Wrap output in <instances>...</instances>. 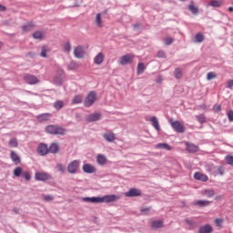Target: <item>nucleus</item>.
I'll return each instance as SVG.
<instances>
[{
    "instance_id": "1",
    "label": "nucleus",
    "mask_w": 233,
    "mask_h": 233,
    "mask_svg": "<svg viewBox=\"0 0 233 233\" xmlns=\"http://www.w3.org/2000/svg\"><path fill=\"white\" fill-rule=\"evenodd\" d=\"M46 132H47V134H52L53 136H65V132H66V130L62 127L50 125L46 127Z\"/></svg>"
},
{
    "instance_id": "2",
    "label": "nucleus",
    "mask_w": 233,
    "mask_h": 233,
    "mask_svg": "<svg viewBox=\"0 0 233 233\" xmlns=\"http://www.w3.org/2000/svg\"><path fill=\"white\" fill-rule=\"evenodd\" d=\"M169 123H170L173 130H175V132H177L178 134L185 133V126L183 125V123H181L177 120V121L169 120Z\"/></svg>"
},
{
    "instance_id": "3",
    "label": "nucleus",
    "mask_w": 233,
    "mask_h": 233,
    "mask_svg": "<svg viewBox=\"0 0 233 233\" xmlns=\"http://www.w3.org/2000/svg\"><path fill=\"white\" fill-rule=\"evenodd\" d=\"M96 99H97V94L94 91H91L84 101L85 106H92V105L96 103Z\"/></svg>"
},
{
    "instance_id": "4",
    "label": "nucleus",
    "mask_w": 233,
    "mask_h": 233,
    "mask_svg": "<svg viewBox=\"0 0 233 233\" xmlns=\"http://www.w3.org/2000/svg\"><path fill=\"white\" fill-rule=\"evenodd\" d=\"M134 57H135L134 54L124 55L120 57L118 63L119 65H122V66L130 65L134 61Z\"/></svg>"
},
{
    "instance_id": "5",
    "label": "nucleus",
    "mask_w": 233,
    "mask_h": 233,
    "mask_svg": "<svg viewBox=\"0 0 233 233\" xmlns=\"http://www.w3.org/2000/svg\"><path fill=\"white\" fill-rule=\"evenodd\" d=\"M79 160H73L67 166V172H69V174H76L79 169Z\"/></svg>"
},
{
    "instance_id": "6",
    "label": "nucleus",
    "mask_w": 233,
    "mask_h": 233,
    "mask_svg": "<svg viewBox=\"0 0 233 233\" xmlns=\"http://www.w3.org/2000/svg\"><path fill=\"white\" fill-rule=\"evenodd\" d=\"M99 203H112L114 201H117L119 197L116 195H106L104 197H98Z\"/></svg>"
},
{
    "instance_id": "7",
    "label": "nucleus",
    "mask_w": 233,
    "mask_h": 233,
    "mask_svg": "<svg viewBox=\"0 0 233 233\" xmlns=\"http://www.w3.org/2000/svg\"><path fill=\"white\" fill-rule=\"evenodd\" d=\"M24 80L25 83H27V85H37V83H39V78L31 74H25Z\"/></svg>"
},
{
    "instance_id": "8",
    "label": "nucleus",
    "mask_w": 233,
    "mask_h": 233,
    "mask_svg": "<svg viewBox=\"0 0 233 233\" xmlns=\"http://www.w3.org/2000/svg\"><path fill=\"white\" fill-rule=\"evenodd\" d=\"M86 54V53L85 52V47L82 46H77L74 49V56L76 57V59H83Z\"/></svg>"
},
{
    "instance_id": "9",
    "label": "nucleus",
    "mask_w": 233,
    "mask_h": 233,
    "mask_svg": "<svg viewBox=\"0 0 233 233\" xmlns=\"http://www.w3.org/2000/svg\"><path fill=\"white\" fill-rule=\"evenodd\" d=\"M50 177V175L46 172H36L35 174V179L36 181H48Z\"/></svg>"
},
{
    "instance_id": "10",
    "label": "nucleus",
    "mask_w": 233,
    "mask_h": 233,
    "mask_svg": "<svg viewBox=\"0 0 233 233\" xmlns=\"http://www.w3.org/2000/svg\"><path fill=\"white\" fill-rule=\"evenodd\" d=\"M82 169L86 174H96V172H97V168L92 164H84Z\"/></svg>"
},
{
    "instance_id": "11",
    "label": "nucleus",
    "mask_w": 233,
    "mask_h": 233,
    "mask_svg": "<svg viewBox=\"0 0 233 233\" xmlns=\"http://www.w3.org/2000/svg\"><path fill=\"white\" fill-rule=\"evenodd\" d=\"M126 198H139L141 196V191L137 188H130L125 193Z\"/></svg>"
},
{
    "instance_id": "12",
    "label": "nucleus",
    "mask_w": 233,
    "mask_h": 233,
    "mask_svg": "<svg viewBox=\"0 0 233 233\" xmlns=\"http://www.w3.org/2000/svg\"><path fill=\"white\" fill-rule=\"evenodd\" d=\"M95 25L97 28H103L105 26V22H103V16L101 13H97L95 17Z\"/></svg>"
},
{
    "instance_id": "13",
    "label": "nucleus",
    "mask_w": 233,
    "mask_h": 233,
    "mask_svg": "<svg viewBox=\"0 0 233 233\" xmlns=\"http://www.w3.org/2000/svg\"><path fill=\"white\" fill-rule=\"evenodd\" d=\"M104 139L108 141V143H114L116 141V134L112 131H107L103 135Z\"/></svg>"
},
{
    "instance_id": "14",
    "label": "nucleus",
    "mask_w": 233,
    "mask_h": 233,
    "mask_svg": "<svg viewBox=\"0 0 233 233\" xmlns=\"http://www.w3.org/2000/svg\"><path fill=\"white\" fill-rule=\"evenodd\" d=\"M59 72L60 75L54 79L55 85H57L58 86L63 85V82L65 81V72L63 70H60Z\"/></svg>"
},
{
    "instance_id": "15",
    "label": "nucleus",
    "mask_w": 233,
    "mask_h": 233,
    "mask_svg": "<svg viewBox=\"0 0 233 233\" xmlns=\"http://www.w3.org/2000/svg\"><path fill=\"white\" fill-rule=\"evenodd\" d=\"M102 116L100 113H93L90 114L89 116H87L86 117V121L88 123H92L94 121H99V119H101Z\"/></svg>"
},
{
    "instance_id": "16",
    "label": "nucleus",
    "mask_w": 233,
    "mask_h": 233,
    "mask_svg": "<svg viewBox=\"0 0 233 233\" xmlns=\"http://www.w3.org/2000/svg\"><path fill=\"white\" fill-rule=\"evenodd\" d=\"M10 158L15 165H21V157L15 151H11L10 153Z\"/></svg>"
},
{
    "instance_id": "17",
    "label": "nucleus",
    "mask_w": 233,
    "mask_h": 233,
    "mask_svg": "<svg viewBox=\"0 0 233 233\" xmlns=\"http://www.w3.org/2000/svg\"><path fill=\"white\" fill-rule=\"evenodd\" d=\"M37 152L40 156H46L49 152L48 147L45 144H40L37 147Z\"/></svg>"
},
{
    "instance_id": "18",
    "label": "nucleus",
    "mask_w": 233,
    "mask_h": 233,
    "mask_svg": "<svg viewBox=\"0 0 233 233\" xmlns=\"http://www.w3.org/2000/svg\"><path fill=\"white\" fill-rule=\"evenodd\" d=\"M50 117H52V115H50L49 113H44L41 115H38L36 116L37 121H39V123H44V121H50Z\"/></svg>"
},
{
    "instance_id": "19",
    "label": "nucleus",
    "mask_w": 233,
    "mask_h": 233,
    "mask_svg": "<svg viewBox=\"0 0 233 233\" xmlns=\"http://www.w3.org/2000/svg\"><path fill=\"white\" fill-rule=\"evenodd\" d=\"M108 159H106V157L103 154H99L96 156V163L100 165L101 167H104L107 163Z\"/></svg>"
},
{
    "instance_id": "20",
    "label": "nucleus",
    "mask_w": 233,
    "mask_h": 233,
    "mask_svg": "<svg viewBox=\"0 0 233 233\" xmlns=\"http://www.w3.org/2000/svg\"><path fill=\"white\" fill-rule=\"evenodd\" d=\"M34 28H35V23L34 22H28L22 26L23 32H30L31 30H34Z\"/></svg>"
},
{
    "instance_id": "21",
    "label": "nucleus",
    "mask_w": 233,
    "mask_h": 233,
    "mask_svg": "<svg viewBox=\"0 0 233 233\" xmlns=\"http://www.w3.org/2000/svg\"><path fill=\"white\" fill-rule=\"evenodd\" d=\"M194 178L197 179L198 181H204V183L208 181V177L199 172L195 173Z\"/></svg>"
},
{
    "instance_id": "22",
    "label": "nucleus",
    "mask_w": 233,
    "mask_h": 233,
    "mask_svg": "<svg viewBox=\"0 0 233 233\" xmlns=\"http://www.w3.org/2000/svg\"><path fill=\"white\" fill-rule=\"evenodd\" d=\"M187 152H190L192 154L196 152H199V147L194 145V144H186Z\"/></svg>"
},
{
    "instance_id": "23",
    "label": "nucleus",
    "mask_w": 233,
    "mask_h": 233,
    "mask_svg": "<svg viewBox=\"0 0 233 233\" xmlns=\"http://www.w3.org/2000/svg\"><path fill=\"white\" fill-rule=\"evenodd\" d=\"M103 61H105V55L103 53H98L94 58L95 65H101Z\"/></svg>"
},
{
    "instance_id": "24",
    "label": "nucleus",
    "mask_w": 233,
    "mask_h": 233,
    "mask_svg": "<svg viewBox=\"0 0 233 233\" xmlns=\"http://www.w3.org/2000/svg\"><path fill=\"white\" fill-rule=\"evenodd\" d=\"M212 230V226L208 224L200 227V228L198 229V233H211Z\"/></svg>"
},
{
    "instance_id": "25",
    "label": "nucleus",
    "mask_w": 233,
    "mask_h": 233,
    "mask_svg": "<svg viewBox=\"0 0 233 233\" xmlns=\"http://www.w3.org/2000/svg\"><path fill=\"white\" fill-rule=\"evenodd\" d=\"M82 201L86 203H99V197H85L82 198Z\"/></svg>"
},
{
    "instance_id": "26",
    "label": "nucleus",
    "mask_w": 233,
    "mask_h": 233,
    "mask_svg": "<svg viewBox=\"0 0 233 233\" xmlns=\"http://www.w3.org/2000/svg\"><path fill=\"white\" fill-rule=\"evenodd\" d=\"M201 194L205 198H214L216 192L214 191V189H204L202 190Z\"/></svg>"
},
{
    "instance_id": "27",
    "label": "nucleus",
    "mask_w": 233,
    "mask_h": 233,
    "mask_svg": "<svg viewBox=\"0 0 233 233\" xmlns=\"http://www.w3.org/2000/svg\"><path fill=\"white\" fill-rule=\"evenodd\" d=\"M77 68H81V64L76 61H71L67 66V70H77Z\"/></svg>"
},
{
    "instance_id": "28",
    "label": "nucleus",
    "mask_w": 233,
    "mask_h": 233,
    "mask_svg": "<svg viewBox=\"0 0 233 233\" xmlns=\"http://www.w3.org/2000/svg\"><path fill=\"white\" fill-rule=\"evenodd\" d=\"M150 121L152 123V127H154V128L159 132V130H161V127H159V121L157 120V117L153 116L151 117Z\"/></svg>"
},
{
    "instance_id": "29",
    "label": "nucleus",
    "mask_w": 233,
    "mask_h": 233,
    "mask_svg": "<svg viewBox=\"0 0 233 233\" xmlns=\"http://www.w3.org/2000/svg\"><path fill=\"white\" fill-rule=\"evenodd\" d=\"M48 149L51 154H57V152H59V146L56 143H53L50 145Z\"/></svg>"
},
{
    "instance_id": "30",
    "label": "nucleus",
    "mask_w": 233,
    "mask_h": 233,
    "mask_svg": "<svg viewBox=\"0 0 233 233\" xmlns=\"http://www.w3.org/2000/svg\"><path fill=\"white\" fill-rule=\"evenodd\" d=\"M193 205H198V207H208L210 205V201L208 200H198L193 203Z\"/></svg>"
},
{
    "instance_id": "31",
    "label": "nucleus",
    "mask_w": 233,
    "mask_h": 233,
    "mask_svg": "<svg viewBox=\"0 0 233 233\" xmlns=\"http://www.w3.org/2000/svg\"><path fill=\"white\" fill-rule=\"evenodd\" d=\"M152 228H163V220H155L151 223Z\"/></svg>"
},
{
    "instance_id": "32",
    "label": "nucleus",
    "mask_w": 233,
    "mask_h": 233,
    "mask_svg": "<svg viewBox=\"0 0 233 233\" xmlns=\"http://www.w3.org/2000/svg\"><path fill=\"white\" fill-rule=\"evenodd\" d=\"M18 145L17 138L15 137L11 138L8 142L10 148H17Z\"/></svg>"
},
{
    "instance_id": "33",
    "label": "nucleus",
    "mask_w": 233,
    "mask_h": 233,
    "mask_svg": "<svg viewBox=\"0 0 233 233\" xmlns=\"http://www.w3.org/2000/svg\"><path fill=\"white\" fill-rule=\"evenodd\" d=\"M79 103H83V96L82 95H76L72 100L73 105H79Z\"/></svg>"
},
{
    "instance_id": "34",
    "label": "nucleus",
    "mask_w": 233,
    "mask_h": 233,
    "mask_svg": "<svg viewBox=\"0 0 233 233\" xmlns=\"http://www.w3.org/2000/svg\"><path fill=\"white\" fill-rule=\"evenodd\" d=\"M174 76L176 79H181V77H183V70H181V68H176L174 71Z\"/></svg>"
},
{
    "instance_id": "35",
    "label": "nucleus",
    "mask_w": 233,
    "mask_h": 233,
    "mask_svg": "<svg viewBox=\"0 0 233 233\" xmlns=\"http://www.w3.org/2000/svg\"><path fill=\"white\" fill-rule=\"evenodd\" d=\"M157 148H163L165 150H172V147L167 143L157 144Z\"/></svg>"
},
{
    "instance_id": "36",
    "label": "nucleus",
    "mask_w": 233,
    "mask_h": 233,
    "mask_svg": "<svg viewBox=\"0 0 233 233\" xmlns=\"http://www.w3.org/2000/svg\"><path fill=\"white\" fill-rule=\"evenodd\" d=\"M63 106H65V103L62 100H57L56 102H55L54 104V107L56 110H61V108H63Z\"/></svg>"
},
{
    "instance_id": "37",
    "label": "nucleus",
    "mask_w": 233,
    "mask_h": 233,
    "mask_svg": "<svg viewBox=\"0 0 233 233\" xmlns=\"http://www.w3.org/2000/svg\"><path fill=\"white\" fill-rule=\"evenodd\" d=\"M145 64L144 63H138L137 70V75H141L145 72Z\"/></svg>"
},
{
    "instance_id": "38",
    "label": "nucleus",
    "mask_w": 233,
    "mask_h": 233,
    "mask_svg": "<svg viewBox=\"0 0 233 233\" xmlns=\"http://www.w3.org/2000/svg\"><path fill=\"white\" fill-rule=\"evenodd\" d=\"M45 36V34L41 31H36L33 34L34 39H43Z\"/></svg>"
},
{
    "instance_id": "39",
    "label": "nucleus",
    "mask_w": 233,
    "mask_h": 233,
    "mask_svg": "<svg viewBox=\"0 0 233 233\" xmlns=\"http://www.w3.org/2000/svg\"><path fill=\"white\" fill-rule=\"evenodd\" d=\"M195 38L197 43H203V41H205V35H203V33H198Z\"/></svg>"
},
{
    "instance_id": "40",
    "label": "nucleus",
    "mask_w": 233,
    "mask_h": 233,
    "mask_svg": "<svg viewBox=\"0 0 233 233\" xmlns=\"http://www.w3.org/2000/svg\"><path fill=\"white\" fill-rule=\"evenodd\" d=\"M225 161L227 165H229L230 167H233V156L232 155H228L225 157Z\"/></svg>"
},
{
    "instance_id": "41",
    "label": "nucleus",
    "mask_w": 233,
    "mask_h": 233,
    "mask_svg": "<svg viewBox=\"0 0 233 233\" xmlns=\"http://www.w3.org/2000/svg\"><path fill=\"white\" fill-rule=\"evenodd\" d=\"M21 174H23V167H17L16 168L14 169V176H15V177H19Z\"/></svg>"
},
{
    "instance_id": "42",
    "label": "nucleus",
    "mask_w": 233,
    "mask_h": 233,
    "mask_svg": "<svg viewBox=\"0 0 233 233\" xmlns=\"http://www.w3.org/2000/svg\"><path fill=\"white\" fill-rule=\"evenodd\" d=\"M64 50H65V52L69 54V52L72 50V44L70 42H66L64 44Z\"/></svg>"
},
{
    "instance_id": "43",
    "label": "nucleus",
    "mask_w": 233,
    "mask_h": 233,
    "mask_svg": "<svg viewBox=\"0 0 233 233\" xmlns=\"http://www.w3.org/2000/svg\"><path fill=\"white\" fill-rule=\"evenodd\" d=\"M188 8L192 14H194V15L198 14V7H196V5H194V2L190 3Z\"/></svg>"
},
{
    "instance_id": "44",
    "label": "nucleus",
    "mask_w": 233,
    "mask_h": 233,
    "mask_svg": "<svg viewBox=\"0 0 233 233\" xmlns=\"http://www.w3.org/2000/svg\"><path fill=\"white\" fill-rule=\"evenodd\" d=\"M218 77V75L214 72H209L207 75L208 81H212V79H216Z\"/></svg>"
},
{
    "instance_id": "45",
    "label": "nucleus",
    "mask_w": 233,
    "mask_h": 233,
    "mask_svg": "<svg viewBox=\"0 0 233 233\" xmlns=\"http://www.w3.org/2000/svg\"><path fill=\"white\" fill-rule=\"evenodd\" d=\"M47 52H49L48 47L46 46H43L41 51V57H46Z\"/></svg>"
},
{
    "instance_id": "46",
    "label": "nucleus",
    "mask_w": 233,
    "mask_h": 233,
    "mask_svg": "<svg viewBox=\"0 0 233 233\" xmlns=\"http://www.w3.org/2000/svg\"><path fill=\"white\" fill-rule=\"evenodd\" d=\"M164 43H165V45H167V46H168L172 45V43H174V38H172V37H166L164 39Z\"/></svg>"
},
{
    "instance_id": "47",
    "label": "nucleus",
    "mask_w": 233,
    "mask_h": 233,
    "mask_svg": "<svg viewBox=\"0 0 233 233\" xmlns=\"http://www.w3.org/2000/svg\"><path fill=\"white\" fill-rule=\"evenodd\" d=\"M197 119H198V123H201V125H203V123H205V121H207V118L205 117V115L198 116Z\"/></svg>"
},
{
    "instance_id": "48",
    "label": "nucleus",
    "mask_w": 233,
    "mask_h": 233,
    "mask_svg": "<svg viewBox=\"0 0 233 233\" xmlns=\"http://www.w3.org/2000/svg\"><path fill=\"white\" fill-rule=\"evenodd\" d=\"M210 5L218 8V7L221 6V1H219V0L211 1Z\"/></svg>"
},
{
    "instance_id": "49",
    "label": "nucleus",
    "mask_w": 233,
    "mask_h": 233,
    "mask_svg": "<svg viewBox=\"0 0 233 233\" xmlns=\"http://www.w3.org/2000/svg\"><path fill=\"white\" fill-rule=\"evenodd\" d=\"M217 172L219 176H223L225 174V167L219 166L218 168H217Z\"/></svg>"
},
{
    "instance_id": "50",
    "label": "nucleus",
    "mask_w": 233,
    "mask_h": 233,
    "mask_svg": "<svg viewBox=\"0 0 233 233\" xmlns=\"http://www.w3.org/2000/svg\"><path fill=\"white\" fill-rule=\"evenodd\" d=\"M215 225H217V227H221L223 225V219L222 218H216L215 219Z\"/></svg>"
},
{
    "instance_id": "51",
    "label": "nucleus",
    "mask_w": 233,
    "mask_h": 233,
    "mask_svg": "<svg viewBox=\"0 0 233 233\" xmlns=\"http://www.w3.org/2000/svg\"><path fill=\"white\" fill-rule=\"evenodd\" d=\"M150 210H151L150 208H142L140 209V212H142V214H150Z\"/></svg>"
},
{
    "instance_id": "52",
    "label": "nucleus",
    "mask_w": 233,
    "mask_h": 233,
    "mask_svg": "<svg viewBox=\"0 0 233 233\" xmlns=\"http://www.w3.org/2000/svg\"><path fill=\"white\" fill-rule=\"evenodd\" d=\"M57 169L59 170V172H63L65 173L66 168L63 166V164H57Z\"/></svg>"
},
{
    "instance_id": "53",
    "label": "nucleus",
    "mask_w": 233,
    "mask_h": 233,
    "mask_svg": "<svg viewBox=\"0 0 233 233\" xmlns=\"http://www.w3.org/2000/svg\"><path fill=\"white\" fill-rule=\"evenodd\" d=\"M23 177H25V179L26 181H30V179H31L30 173L28 171L24 172Z\"/></svg>"
},
{
    "instance_id": "54",
    "label": "nucleus",
    "mask_w": 233,
    "mask_h": 233,
    "mask_svg": "<svg viewBox=\"0 0 233 233\" xmlns=\"http://www.w3.org/2000/svg\"><path fill=\"white\" fill-rule=\"evenodd\" d=\"M228 121H233V110H229L228 112Z\"/></svg>"
},
{
    "instance_id": "55",
    "label": "nucleus",
    "mask_w": 233,
    "mask_h": 233,
    "mask_svg": "<svg viewBox=\"0 0 233 233\" xmlns=\"http://www.w3.org/2000/svg\"><path fill=\"white\" fill-rule=\"evenodd\" d=\"M214 112H221V106L215 105L213 107Z\"/></svg>"
},
{
    "instance_id": "56",
    "label": "nucleus",
    "mask_w": 233,
    "mask_h": 233,
    "mask_svg": "<svg viewBox=\"0 0 233 233\" xmlns=\"http://www.w3.org/2000/svg\"><path fill=\"white\" fill-rule=\"evenodd\" d=\"M233 86V79L227 82V88H232Z\"/></svg>"
},
{
    "instance_id": "57",
    "label": "nucleus",
    "mask_w": 233,
    "mask_h": 233,
    "mask_svg": "<svg viewBox=\"0 0 233 233\" xmlns=\"http://www.w3.org/2000/svg\"><path fill=\"white\" fill-rule=\"evenodd\" d=\"M165 51H159L158 53H157V57H165Z\"/></svg>"
},
{
    "instance_id": "58",
    "label": "nucleus",
    "mask_w": 233,
    "mask_h": 233,
    "mask_svg": "<svg viewBox=\"0 0 233 233\" xmlns=\"http://www.w3.org/2000/svg\"><path fill=\"white\" fill-rule=\"evenodd\" d=\"M44 199H45L46 201H52V199H54V198H52V196H46V197L44 198Z\"/></svg>"
},
{
    "instance_id": "59",
    "label": "nucleus",
    "mask_w": 233,
    "mask_h": 233,
    "mask_svg": "<svg viewBox=\"0 0 233 233\" xmlns=\"http://www.w3.org/2000/svg\"><path fill=\"white\" fill-rule=\"evenodd\" d=\"M185 222L187 223V225H194V221H192V220H190L188 218H186Z\"/></svg>"
},
{
    "instance_id": "60",
    "label": "nucleus",
    "mask_w": 233,
    "mask_h": 233,
    "mask_svg": "<svg viewBox=\"0 0 233 233\" xmlns=\"http://www.w3.org/2000/svg\"><path fill=\"white\" fill-rule=\"evenodd\" d=\"M5 11H6V6L0 4V12H5Z\"/></svg>"
},
{
    "instance_id": "61",
    "label": "nucleus",
    "mask_w": 233,
    "mask_h": 233,
    "mask_svg": "<svg viewBox=\"0 0 233 233\" xmlns=\"http://www.w3.org/2000/svg\"><path fill=\"white\" fill-rule=\"evenodd\" d=\"M221 195H218V196H217L216 198H215V199L217 200V201H219V199H221Z\"/></svg>"
},
{
    "instance_id": "62",
    "label": "nucleus",
    "mask_w": 233,
    "mask_h": 233,
    "mask_svg": "<svg viewBox=\"0 0 233 233\" xmlns=\"http://www.w3.org/2000/svg\"><path fill=\"white\" fill-rule=\"evenodd\" d=\"M13 211H14L15 214H19V208H14Z\"/></svg>"
},
{
    "instance_id": "63",
    "label": "nucleus",
    "mask_w": 233,
    "mask_h": 233,
    "mask_svg": "<svg viewBox=\"0 0 233 233\" xmlns=\"http://www.w3.org/2000/svg\"><path fill=\"white\" fill-rule=\"evenodd\" d=\"M133 26H134V28H139V24H136Z\"/></svg>"
},
{
    "instance_id": "64",
    "label": "nucleus",
    "mask_w": 233,
    "mask_h": 233,
    "mask_svg": "<svg viewBox=\"0 0 233 233\" xmlns=\"http://www.w3.org/2000/svg\"><path fill=\"white\" fill-rule=\"evenodd\" d=\"M228 12H233V7H228Z\"/></svg>"
}]
</instances>
